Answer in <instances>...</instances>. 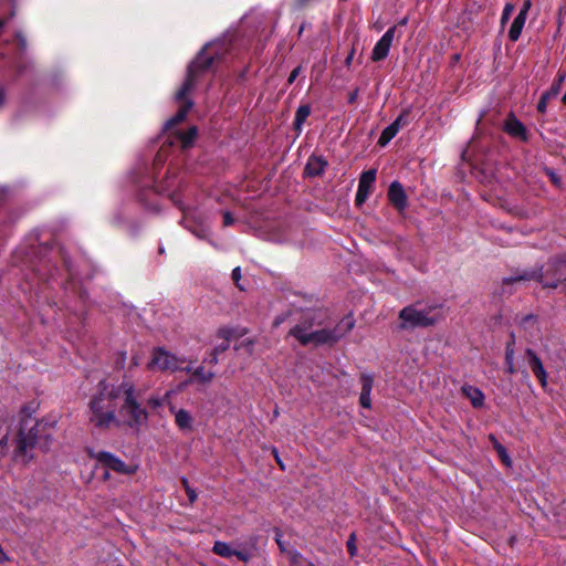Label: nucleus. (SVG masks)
<instances>
[{"mask_svg":"<svg viewBox=\"0 0 566 566\" xmlns=\"http://www.w3.org/2000/svg\"><path fill=\"white\" fill-rule=\"evenodd\" d=\"M231 42L228 39H217L206 43L196 54L195 59L187 67L186 78L176 93V101L181 105L177 113L166 120L163 130L170 132L178 124L184 122L193 106V102L188 97L197 82L207 73L214 72L216 69L226 61L231 51Z\"/></svg>","mask_w":566,"mask_h":566,"instance_id":"f257e3e1","label":"nucleus"},{"mask_svg":"<svg viewBox=\"0 0 566 566\" xmlns=\"http://www.w3.org/2000/svg\"><path fill=\"white\" fill-rule=\"evenodd\" d=\"M122 381L113 384L103 379L98 381L96 391L91 396L88 407L92 413L90 421L98 429H108L112 424L119 426L118 413Z\"/></svg>","mask_w":566,"mask_h":566,"instance_id":"f03ea898","label":"nucleus"},{"mask_svg":"<svg viewBox=\"0 0 566 566\" xmlns=\"http://www.w3.org/2000/svg\"><path fill=\"white\" fill-rule=\"evenodd\" d=\"M55 426L56 420L51 417L35 421L32 426H29L28 419H23L15 438L14 457L28 463L33 458V454L30 453L33 448L39 447L41 450L48 451Z\"/></svg>","mask_w":566,"mask_h":566,"instance_id":"7ed1b4c3","label":"nucleus"},{"mask_svg":"<svg viewBox=\"0 0 566 566\" xmlns=\"http://www.w3.org/2000/svg\"><path fill=\"white\" fill-rule=\"evenodd\" d=\"M117 418L119 424L136 431L147 424L149 419V411L145 406V390L137 388L127 377L122 380Z\"/></svg>","mask_w":566,"mask_h":566,"instance_id":"20e7f679","label":"nucleus"},{"mask_svg":"<svg viewBox=\"0 0 566 566\" xmlns=\"http://www.w3.org/2000/svg\"><path fill=\"white\" fill-rule=\"evenodd\" d=\"M526 281H535L543 289H556L560 284L566 289V254L551 258L544 265L516 272L515 275L504 277L502 284L506 286Z\"/></svg>","mask_w":566,"mask_h":566,"instance_id":"39448f33","label":"nucleus"},{"mask_svg":"<svg viewBox=\"0 0 566 566\" xmlns=\"http://www.w3.org/2000/svg\"><path fill=\"white\" fill-rule=\"evenodd\" d=\"M354 319L346 317L342 319L333 328H322L307 333L310 326H306L305 324L302 323L296 324L294 327H292L289 334L295 337L303 346H306L308 344H314L315 346H333L339 339H342L347 333H349L354 328Z\"/></svg>","mask_w":566,"mask_h":566,"instance_id":"423d86ee","label":"nucleus"},{"mask_svg":"<svg viewBox=\"0 0 566 566\" xmlns=\"http://www.w3.org/2000/svg\"><path fill=\"white\" fill-rule=\"evenodd\" d=\"M419 303L405 306L400 310L398 317L401 321L399 328L402 331L413 329L417 327L433 326L440 318L439 315L432 314L434 307L429 306L422 310L417 307Z\"/></svg>","mask_w":566,"mask_h":566,"instance_id":"0eeeda50","label":"nucleus"},{"mask_svg":"<svg viewBox=\"0 0 566 566\" xmlns=\"http://www.w3.org/2000/svg\"><path fill=\"white\" fill-rule=\"evenodd\" d=\"M87 457L94 459L98 464L107 470L114 471L118 474L132 475L136 469L127 465L122 459L108 451H94L93 449L87 450Z\"/></svg>","mask_w":566,"mask_h":566,"instance_id":"6e6552de","label":"nucleus"},{"mask_svg":"<svg viewBox=\"0 0 566 566\" xmlns=\"http://www.w3.org/2000/svg\"><path fill=\"white\" fill-rule=\"evenodd\" d=\"M184 361V358L177 357L164 347H155L151 352V358L147 364V368L149 370L176 371L179 369V364Z\"/></svg>","mask_w":566,"mask_h":566,"instance_id":"1a4fd4ad","label":"nucleus"},{"mask_svg":"<svg viewBox=\"0 0 566 566\" xmlns=\"http://www.w3.org/2000/svg\"><path fill=\"white\" fill-rule=\"evenodd\" d=\"M377 170L376 169H368L360 174L359 181H358V188L356 191L355 197V203L356 206H361L365 203L367 198L369 197L373 185L376 181Z\"/></svg>","mask_w":566,"mask_h":566,"instance_id":"9d476101","label":"nucleus"},{"mask_svg":"<svg viewBox=\"0 0 566 566\" xmlns=\"http://www.w3.org/2000/svg\"><path fill=\"white\" fill-rule=\"evenodd\" d=\"M212 553L223 557V558H231L235 556L240 562L249 563L253 554L248 549H233L231 546L222 541H216L212 546Z\"/></svg>","mask_w":566,"mask_h":566,"instance_id":"9b49d317","label":"nucleus"},{"mask_svg":"<svg viewBox=\"0 0 566 566\" xmlns=\"http://www.w3.org/2000/svg\"><path fill=\"white\" fill-rule=\"evenodd\" d=\"M397 25L390 27L377 41L371 52V60L379 62L388 56L390 46L392 44Z\"/></svg>","mask_w":566,"mask_h":566,"instance_id":"f8f14e48","label":"nucleus"},{"mask_svg":"<svg viewBox=\"0 0 566 566\" xmlns=\"http://www.w3.org/2000/svg\"><path fill=\"white\" fill-rule=\"evenodd\" d=\"M387 198L390 205L398 211L403 212L408 207V198L403 186L399 181H392L387 191Z\"/></svg>","mask_w":566,"mask_h":566,"instance_id":"ddd939ff","label":"nucleus"},{"mask_svg":"<svg viewBox=\"0 0 566 566\" xmlns=\"http://www.w3.org/2000/svg\"><path fill=\"white\" fill-rule=\"evenodd\" d=\"M504 132L511 137L518 138L523 142L528 140V133L525 125L511 113L504 122Z\"/></svg>","mask_w":566,"mask_h":566,"instance_id":"4468645a","label":"nucleus"},{"mask_svg":"<svg viewBox=\"0 0 566 566\" xmlns=\"http://www.w3.org/2000/svg\"><path fill=\"white\" fill-rule=\"evenodd\" d=\"M525 355L527 357L528 366L534 374V376L538 379L542 387H546L547 385V373L544 368V365L541 360V358L537 356V354L531 349L527 348L525 350Z\"/></svg>","mask_w":566,"mask_h":566,"instance_id":"2eb2a0df","label":"nucleus"},{"mask_svg":"<svg viewBox=\"0 0 566 566\" xmlns=\"http://www.w3.org/2000/svg\"><path fill=\"white\" fill-rule=\"evenodd\" d=\"M565 77H566L565 72L559 71L557 73V76H556L555 81L553 82L551 88L548 91L544 92L539 97V101L537 103V112L538 113L544 114L546 112L548 101L551 98L555 97L559 93L560 86H562Z\"/></svg>","mask_w":566,"mask_h":566,"instance_id":"dca6fc26","label":"nucleus"},{"mask_svg":"<svg viewBox=\"0 0 566 566\" xmlns=\"http://www.w3.org/2000/svg\"><path fill=\"white\" fill-rule=\"evenodd\" d=\"M327 166L328 161L323 156L311 155L304 168V177H321Z\"/></svg>","mask_w":566,"mask_h":566,"instance_id":"f3484780","label":"nucleus"},{"mask_svg":"<svg viewBox=\"0 0 566 566\" xmlns=\"http://www.w3.org/2000/svg\"><path fill=\"white\" fill-rule=\"evenodd\" d=\"M359 380L361 384L359 403L361 407L369 409L371 407L370 394L374 386V376L363 373L360 374Z\"/></svg>","mask_w":566,"mask_h":566,"instance_id":"a211bd4d","label":"nucleus"},{"mask_svg":"<svg viewBox=\"0 0 566 566\" xmlns=\"http://www.w3.org/2000/svg\"><path fill=\"white\" fill-rule=\"evenodd\" d=\"M219 335L224 337L223 342L217 345L205 359V361L209 363L210 365H217L219 361V355L228 350L230 347L228 332L220 329Z\"/></svg>","mask_w":566,"mask_h":566,"instance_id":"6ab92c4d","label":"nucleus"},{"mask_svg":"<svg viewBox=\"0 0 566 566\" xmlns=\"http://www.w3.org/2000/svg\"><path fill=\"white\" fill-rule=\"evenodd\" d=\"M197 135H198V129L196 126H191L187 130H176L175 132V136L178 139V142L180 143V147L182 149L190 148L193 145V143L197 138Z\"/></svg>","mask_w":566,"mask_h":566,"instance_id":"aec40b11","label":"nucleus"},{"mask_svg":"<svg viewBox=\"0 0 566 566\" xmlns=\"http://www.w3.org/2000/svg\"><path fill=\"white\" fill-rule=\"evenodd\" d=\"M514 345H515V335H514V333H512L510 340L506 343V346H505V369H506V373H509L510 375H513L516 373V369L514 367Z\"/></svg>","mask_w":566,"mask_h":566,"instance_id":"412c9836","label":"nucleus"},{"mask_svg":"<svg viewBox=\"0 0 566 566\" xmlns=\"http://www.w3.org/2000/svg\"><path fill=\"white\" fill-rule=\"evenodd\" d=\"M525 21H526V17L522 15V14H517L511 27H510V30H509V39L512 41V42H516L520 36H521V33H522V30L524 28V24H525Z\"/></svg>","mask_w":566,"mask_h":566,"instance_id":"4be33fe9","label":"nucleus"},{"mask_svg":"<svg viewBox=\"0 0 566 566\" xmlns=\"http://www.w3.org/2000/svg\"><path fill=\"white\" fill-rule=\"evenodd\" d=\"M463 391L471 401L474 408H481L484 405V394L479 388L469 386L464 387Z\"/></svg>","mask_w":566,"mask_h":566,"instance_id":"5701e85b","label":"nucleus"},{"mask_svg":"<svg viewBox=\"0 0 566 566\" xmlns=\"http://www.w3.org/2000/svg\"><path fill=\"white\" fill-rule=\"evenodd\" d=\"M310 114H311L310 104H302L297 107L295 117H294V123H293L295 130H298V132L302 130V125L304 124L306 118L310 116Z\"/></svg>","mask_w":566,"mask_h":566,"instance_id":"b1692460","label":"nucleus"},{"mask_svg":"<svg viewBox=\"0 0 566 566\" xmlns=\"http://www.w3.org/2000/svg\"><path fill=\"white\" fill-rule=\"evenodd\" d=\"M175 422L180 430L191 429L192 417L187 410L179 409L175 413Z\"/></svg>","mask_w":566,"mask_h":566,"instance_id":"393cba45","label":"nucleus"},{"mask_svg":"<svg viewBox=\"0 0 566 566\" xmlns=\"http://www.w3.org/2000/svg\"><path fill=\"white\" fill-rule=\"evenodd\" d=\"M399 129L392 123L388 125L380 134L377 144L385 147L398 134Z\"/></svg>","mask_w":566,"mask_h":566,"instance_id":"a878e982","label":"nucleus"},{"mask_svg":"<svg viewBox=\"0 0 566 566\" xmlns=\"http://www.w3.org/2000/svg\"><path fill=\"white\" fill-rule=\"evenodd\" d=\"M536 324L537 317L533 314L525 315L520 321V326L531 334H533V331L536 329Z\"/></svg>","mask_w":566,"mask_h":566,"instance_id":"bb28decb","label":"nucleus"},{"mask_svg":"<svg viewBox=\"0 0 566 566\" xmlns=\"http://www.w3.org/2000/svg\"><path fill=\"white\" fill-rule=\"evenodd\" d=\"M192 376L199 379L202 384H208L214 378V374L212 371H205L202 366L195 368Z\"/></svg>","mask_w":566,"mask_h":566,"instance_id":"cd10ccee","label":"nucleus"},{"mask_svg":"<svg viewBox=\"0 0 566 566\" xmlns=\"http://www.w3.org/2000/svg\"><path fill=\"white\" fill-rule=\"evenodd\" d=\"M493 448L497 452V455L501 459V461L504 464L510 465L511 464V458H510V455L507 453L506 448L503 444H501L499 441H495V443L493 444Z\"/></svg>","mask_w":566,"mask_h":566,"instance_id":"c85d7f7f","label":"nucleus"},{"mask_svg":"<svg viewBox=\"0 0 566 566\" xmlns=\"http://www.w3.org/2000/svg\"><path fill=\"white\" fill-rule=\"evenodd\" d=\"M180 482L186 491L189 502L193 504L198 497L196 490L190 486L187 478L182 476Z\"/></svg>","mask_w":566,"mask_h":566,"instance_id":"c756f323","label":"nucleus"},{"mask_svg":"<svg viewBox=\"0 0 566 566\" xmlns=\"http://www.w3.org/2000/svg\"><path fill=\"white\" fill-rule=\"evenodd\" d=\"M544 172L548 177L549 181L558 189L562 188V178L557 175V172L549 167H544Z\"/></svg>","mask_w":566,"mask_h":566,"instance_id":"7c9ffc66","label":"nucleus"},{"mask_svg":"<svg viewBox=\"0 0 566 566\" xmlns=\"http://www.w3.org/2000/svg\"><path fill=\"white\" fill-rule=\"evenodd\" d=\"M163 405V400L157 397V396H154V395H150V396H146L145 395V406L148 409L150 410H156L157 408L161 407Z\"/></svg>","mask_w":566,"mask_h":566,"instance_id":"2f4dec72","label":"nucleus"},{"mask_svg":"<svg viewBox=\"0 0 566 566\" xmlns=\"http://www.w3.org/2000/svg\"><path fill=\"white\" fill-rule=\"evenodd\" d=\"M410 108H405L399 116L392 122L398 129L409 123Z\"/></svg>","mask_w":566,"mask_h":566,"instance_id":"473e14b6","label":"nucleus"},{"mask_svg":"<svg viewBox=\"0 0 566 566\" xmlns=\"http://www.w3.org/2000/svg\"><path fill=\"white\" fill-rule=\"evenodd\" d=\"M346 549L349 556L354 557L357 554V546H356V534L352 533L348 536V539L346 542Z\"/></svg>","mask_w":566,"mask_h":566,"instance_id":"72a5a7b5","label":"nucleus"},{"mask_svg":"<svg viewBox=\"0 0 566 566\" xmlns=\"http://www.w3.org/2000/svg\"><path fill=\"white\" fill-rule=\"evenodd\" d=\"M35 411V407L33 406V403H29V405H25L22 407L21 409V415H22V419H28L29 420V426H32V413Z\"/></svg>","mask_w":566,"mask_h":566,"instance_id":"f704fd0d","label":"nucleus"},{"mask_svg":"<svg viewBox=\"0 0 566 566\" xmlns=\"http://www.w3.org/2000/svg\"><path fill=\"white\" fill-rule=\"evenodd\" d=\"M273 532H274V535H275L274 536L275 542H276L280 551L281 552H285L286 551V546H285V543L282 539V537H283L282 531L279 527H274Z\"/></svg>","mask_w":566,"mask_h":566,"instance_id":"c9c22d12","label":"nucleus"},{"mask_svg":"<svg viewBox=\"0 0 566 566\" xmlns=\"http://www.w3.org/2000/svg\"><path fill=\"white\" fill-rule=\"evenodd\" d=\"M231 277L235 284V286L240 290V291H244L245 289L240 284V280H241V269L240 266H237L232 270V273H231Z\"/></svg>","mask_w":566,"mask_h":566,"instance_id":"e433bc0d","label":"nucleus"},{"mask_svg":"<svg viewBox=\"0 0 566 566\" xmlns=\"http://www.w3.org/2000/svg\"><path fill=\"white\" fill-rule=\"evenodd\" d=\"M513 10H514V6L512 3L505 4L503 12H502V17H501L502 24H505L509 21Z\"/></svg>","mask_w":566,"mask_h":566,"instance_id":"4c0bfd02","label":"nucleus"},{"mask_svg":"<svg viewBox=\"0 0 566 566\" xmlns=\"http://www.w3.org/2000/svg\"><path fill=\"white\" fill-rule=\"evenodd\" d=\"M127 353L125 350L119 352L115 358V367L117 369H123L126 364Z\"/></svg>","mask_w":566,"mask_h":566,"instance_id":"58836bf2","label":"nucleus"},{"mask_svg":"<svg viewBox=\"0 0 566 566\" xmlns=\"http://www.w3.org/2000/svg\"><path fill=\"white\" fill-rule=\"evenodd\" d=\"M302 72V65L296 66L289 75L287 77V84L291 85L294 83V81L300 76Z\"/></svg>","mask_w":566,"mask_h":566,"instance_id":"ea45409f","label":"nucleus"},{"mask_svg":"<svg viewBox=\"0 0 566 566\" xmlns=\"http://www.w3.org/2000/svg\"><path fill=\"white\" fill-rule=\"evenodd\" d=\"M186 228H188L196 237L199 239H205L208 235V231L203 228L200 229H191L187 224H185Z\"/></svg>","mask_w":566,"mask_h":566,"instance_id":"a19ab883","label":"nucleus"},{"mask_svg":"<svg viewBox=\"0 0 566 566\" xmlns=\"http://www.w3.org/2000/svg\"><path fill=\"white\" fill-rule=\"evenodd\" d=\"M234 223V218L230 211L223 212V227H229Z\"/></svg>","mask_w":566,"mask_h":566,"instance_id":"79ce46f5","label":"nucleus"},{"mask_svg":"<svg viewBox=\"0 0 566 566\" xmlns=\"http://www.w3.org/2000/svg\"><path fill=\"white\" fill-rule=\"evenodd\" d=\"M531 7H532V1L531 0H524L523 6H522L518 14H522V15L527 18V14H528V11H530Z\"/></svg>","mask_w":566,"mask_h":566,"instance_id":"37998d69","label":"nucleus"},{"mask_svg":"<svg viewBox=\"0 0 566 566\" xmlns=\"http://www.w3.org/2000/svg\"><path fill=\"white\" fill-rule=\"evenodd\" d=\"M358 93H359V90L356 88V90H354L353 92H350L348 94V98H347L348 104H355L356 103V101L358 98Z\"/></svg>","mask_w":566,"mask_h":566,"instance_id":"c03bdc74","label":"nucleus"},{"mask_svg":"<svg viewBox=\"0 0 566 566\" xmlns=\"http://www.w3.org/2000/svg\"><path fill=\"white\" fill-rule=\"evenodd\" d=\"M139 361H140L139 354L133 355L128 369L132 370L134 367L139 366Z\"/></svg>","mask_w":566,"mask_h":566,"instance_id":"a18cd8bd","label":"nucleus"},{"mask_svg":"<svg viewBox=\"0 0 566 566\" xmlns=\"http://www.w3.org/2000/svg\"><path fill=\"white\" fill-rule=\"evenodd\" d=\"M63 263H64V266H65V269H66V271L69 273V276L71 279L72 275H73L72 274V269H71V262H70V260L65 255H63Z\"/></svg>","mask_w":566,"mask_h":566,"instance_id":"49530a36","label":"nucleus"},{"mask_svg":"<svg viewBox=\"0 0 566 566\" xmlns=\"http://www.w3.org/2000/svg\"><path fill=\"white\" fill-rule=\"evenodd\" d=\"M273 454H274V458H275V460H276V463L280 465V468H281L282 470H284V464H283V462H282V460H281V458H280L279 452H277V450H276V449H273Z\"/></svg>","mask_w":566,"mask_h":566,"instance_id":"de8ad7c7","label":"nucleus"},{"mask_svg":"<svg viewBox=\"0 0 566 566\" xmlns=\"http://www.w3.org/2000/svg\"><path fill=\"white\" fill-rule=\"evenodd\" d=\"M6 96V90L3 86L0 85V107L4 104Z\"/></svg>","mask_w":566,"mask_h":566,"instance_id":"09e8293b","label":"nucleus"},{"mask_svg":"<svg viewBox=\"0 0 566 566\" xmlns=\"http://www.w3.org/2000/svg\"><path fill=\"white\" fill-rule=\"evenodd\" d=\"M354 54H355V50H354V49H352V51L349 52V54H348V55L346 56V59H345V64H346L347 66H349V65H350V63H352V61H353V59H354Z\"/></svg>","mask_w":566,"mask_h":566,"instance_id":"8fccbe9b","label":"nucleus"},{"mask_svg":"<svg viewBox=\"0 0 566 566\" xmlns=\"http://www.w3.org/2000/svg\"><path fill=\"white\" fill-rule=\"evenodd\" d=\"M312 0H296V3L300 8L306 7Z\"/></svg>","mask_w":566,"mask_h":566,"instance_id":"3c124183","label":"nucleus"},{"mask_svg":"<svg viewBox=\"0 0 566 566\" xmlns=\"http://www.w3.org/2000/svg\"><path fill=\"white\" fill-rule=\"evenodd\" d=\"M461 59V55L459 53H455L451 56V63L457 64Z\"/></svg>","mask_w":566,"mask_h":566,"instance_id":"603ef678","label":"nucleus"},{"mask_svg":"<svg viewBox=\"0 0 566 566\" xmlns=\"http://www.w3.org/2000/svg\"><path fill=\"white\" fill-rule=\"evenodd\" d=\"M17 39L19 40L20 45H21L22 48H24V46H25V39H24L20 33H19V34H17Z\"/></svg>","mask_w":566,"mask_h":566,"instance_id":"864d4df0","label":"nucleus"},{"mask_svg":"<svg viewBox=\"0 0 566 566\" xmlns=\"http://www.w3.org/2000/svg\"><path fill=\"white\" fill-rule=\"evenodd\" d=\"M407 23H408V18H407V17H405V18H402V19L398 22V25H401V27H402V25H406Z\"/></svg>","mask_w":566,"mask_h":566,"instance_id":"5fc2aeb1","label":"nucleus"},{"mask_svg":"<svg viewBox=\"0 0 566 566\" xmlns=\"http://www.w3.org/2000/svg\"><path fill=\"white\" fill-rule=\"evenodd\" d=\"M36 271L40 273V275H41L42 277H44L45 275H48L49 277H51V276L53 275V274L51 273V271H48V273H42V272H41V270H36Z\"/></svg>","mask_w":566,"mask_h":566,"instance_id":"6e6d98bb","label":"nucleus"},{"mask_svg":"<svg viewBox=\"0 0 566 566\" xmlns=\"http://www.w3.org/2000/svg\"><path fill=\"white\" fill-rule=\"evenodd\" d=\"M179 369H180V370H184V371H186V373H191V374H192V371H193V369H192L190 366H187V367H185V368H180V367H179Z\"/></svg>","mask_w":566,"mask_h":566,"instance_id":"4d7b16f0","label":"nucleus"},{"mask_svg":"<svg viewBox=\"0 0 566 566\" xmlns=\"http://www.w3.org/2000/svg\"><path fill=\"white\" fill-rule=\"evenodd\" d=\"M489 439H490V441L492 442V444H494V443H495V441H497V439H496L493 434H490V436H489Z\"/></svg>","mask_w":566,"mask_h":566,"instance_id":"13d9d810","label":"nucleus"},{"mask_svg":"<svg viewBox=\"0 0 566 566\" xmlns=\"http://www.w3.org/2000/svg\"><path fill=\"white\" fill-rule=\"evenodd\" d=\"M108 471H109V470H107V469H106V472H105V474H104V480L109 479V473H108Z\"/></svg>","mask_w":566,"mask_h":566,"instance_id":"bf43d9fd","label":"nucleus"},{"mask_svg":"<svg viewBox=\"0 0 566 566\" xmlns=\"http://www.w3.org/2000/svg\"><path fill=\"white\" fill-rule=\"evenodd\" d=\"M564 10H565V8L559 9V17H562V14H564Z\"/></svg>","mask_w":566,"mask_h":566,"instance_id":"052dcab7","label":"nucleus"},{"mask_svg":"<svg viewBox=\"0 0 566 566\" xmlns=\"http://www.w3.org/2000/svg\"><path fill=\"white\" fill-rule=\"evenodd\" d=\"M281 322H282V318H276L275 319V325H279Z\"/></svg>","mask_w":566,"mask_h":566,"instance_id":"680f3d73","label":"nucleus"}]
</instances>
